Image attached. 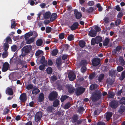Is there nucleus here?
<instances>
[{"label": "nucleus", "mask_w": 125, "mask_h": 125, "mask_svg": "<svg viewBox=\"0 0 125 125\" xmlns=\"http://www.w3.org/2000/svg\"><path fill=\"white\" fill-rule=\"evenodd\" d=\"M43 53V52L42 51L39 50L36 52L35 55L36 56H38L42 54Z\"/></svg>", "instance_id": "obj_22"}, {"label": "nucleus", "mask_w": 125, "mask_h": 125, "mask_svg": "<svg viewBox=\"0 0 125 125\" xmlns=\"http://www.w3.org/2000/svg\"><path fill=\"white\" fill-rule=\"evenodd\" d=\"M26 95L25 93H23L20 97V100L22 102H24L26 100Z\"/></svg>", "instance_id": "obj_9"}, {"label": "nucleus", "mask_w": 125, "mask_h": 125, "mask_svg": "<svg viewBox=\"0 0 125 125\" xmlns=\"http://www.w3.org/2000/svg\"><path fill=\"white\" fill-rule=\"evenodd\" d=\"M125 110L124 107L123 106H121L119 110V112L120 113H122Z\"/></svg>", "instance_id": "obj_28"}, {"label": "nucleus", "mask_w": 125, "mask_h": 125, "mask_svg": "<svg viewBox=\"0 0 125 125\" xmlns=\"http://www.w3.org/2000/svg\"><path fill=\"white\" fill-rule=\"evenodd\" d=\"M9 67V64L7 62L5 63L3 65L2 71L3 72L6 71L8 69Z\"/></svg>", "instance_id": "obj_8"}, {"label": "nucleus", "mask_w": 125, "mask_h": 125, "mask_svg": "<svg viewBox=\"0 0 125 125\" xmlns=\"http://www.w3.org/2000/svg\"><path fill=\"white\" fill-rule=\"evenodd\" d=\"M78 24V23L77 22L74 23L71 27V29L73 30L75 29L77 27Z\"/></svg>", "instance_id": "obj_18"}, {"label": "nucleus", "mask_w": 125, "mask_h": 125, "mask_svg": "<svg viewBox=\"0 0 125 125\" xmlns=\"http://www.w3.org/2000/svg\"><path fill=\"white\" fill-rule=\"evenodd\" d=\"M22 52L25 53L28 52L31 50V46L30 45L26 46L23 48Z\"/></svg>", "instance_id": "obj_3"}, {"label": "nucleus", "mask_w": 125, "mask_h": 125, "mask_svg": "<svg viewBox=\"0 0 125 125\" xmlns=\"http://www.w3.org/2000/svg\"><path fill=\"white\" fill-rule=\"evenodd\" d=\"M32 87V86L31 85H29L27 87V88L28 90L31 89Z\"/></svg>", "instance_id": "obj_64"}, {"label": "nucleus", "mask_w": 125, "mask_h": 125, "mask_svg": "<svg viewBox=\"0 0 125 125\" xmlns=\"http://www.w3.org/2000/svg\"><path fill=\"white\" fill-rule=\"evenodd\" d=\"M104 22L106 23H108L109 21L107 17H105L104 19Z\"/></svg>", "instance_id": "obj_60"}, {"label": "nucleus", "mask_w": 125, "mask_h": 125, "mask_svg": "<svg viewBox=\"0 0 125 125\" xmlns=\"http://www.w3.org/2000/svg\"><path fill=\"white\" fill-rule=\"evenodd\" d=\"M68 76L70 81L74 80L76 77V76L73 72H71L69 74Z\"/></svg>", "instance_id": "obj_5"}, {"label": "nucleus", "mask_w": 125, "mask_h": 125, "mask_svg": "<svg viewBox=\"0 0 125 125\" xmlns=\"http://www.w3.org/2000/svg\"><path fill=\"white\" fill-rule=\"evenodd\" d=\"M96 33L94 30H92L90 31L89 33V35L92 37H94L96 35Z\"/></svg>", "instance_id": "obj_12"}, {"label": "nucleus", "mask_w": 125, "mask_h": 125, "mask_svg": "<svg viewBox=\"0 0 125 125\" xmlns=\"http://www.w3.org/2000/svg\"><path fill=\"white\" fill-rule=\"evenodd\" d=\"M4 49L5 51H7L9 48V45L7 43H5L4 45Z\"/></svg>", "instance_id": "obj_37"}, {"label": "nucleus", "mask_w": 125, "mask_h": 125, "mask_svg": "<svg viewBox=\"0 0 125 125\" xmlns=\"http://www.w3.org/2000/svg\"><path fill=\"white\" fill-rule=\"evenodd\" d=\"M100 61V59L99 58L94 59L92 61L93 65L94 66H97L99 64Z\"/></svg>", "instance_id": "obj_6"}, {"label": "nucleus", "mask_w": 125, "mask_h": 125, "mask_svg": "<svg viewBox=\"0 0 125 125\" xmlns=\"http://www.w3.org/2000/svg\"><path fill=\"white\" fill-rule=\"evenodd\" d=\"M40 92L39 89L36 88L34 89L32 91V93L33 94H36Z\"/></svg>", "instance_id": "obj_27"}, {"label": "nucleus", "mask_w": 125, "mask_h": 125, "mask_svg": "<svg viewBox=\"0 0 125 125\" xmlns=\"http://www.w3.org/2000/svg\"><path fill=\"white\" fill-rule=\"evenodd\" d=\"M95 75V74L94 73H93V74H91L89 76V78L91 79H92L94 77Z\"/></svg>", "instance_id": "obj_57"}, {"label": "nucleus", "mask_w": 125, "mask_h": 125, "mask_svg": "<svg viewBox=\"0 0 125 125\" xmlns=\"http://www.w3.org/2000/svg\"><path fill=\"white\" fill-rule=\"evenodd\" d=\"M70 107V104L69 103H68L65 105L64 108L65 109H68Z\"/></svg>", "instance_id": "obj_48"}, {"label": "nucleus", "mask_w": 125, "mask_h": 125, "mask_svg": "<svg viewBox=\"0 0 125 125\" xmlns=\"http://www.w3.org/2000/svg\"><path fill=\"white\" fill-rule=\"evenodd\" d=\"M33 35V33L32 32L26 33L25 35V38L26 40H27L29 38Z\"/></svg>", "instance_id": "obj_14"}, {"label": "nucleus", "mask_w": 125, "mask_h": 125, "mask_svg": "<svg viewBox=\"0 0 125 125\" xmlns=\"http://www.w3.org/2000/svg\"><path fill=\"white\" fill-rule=\"evenodd\" d=\"M123 70V68L121 66H118L117 68V70L118 72H120Z\"/></svg>", "instance_id": "obj_47"}, {"label": "nucleus", "mask_w": 125, "mask_h": 125, "mask_svg": "<svg viewBox=\"0 0 125 125\" xmlns=\"http://www.w3.org/2000/svg\"><path fill=\"white\" fill-rule=\"evenodd\" d=\"M45 57L44 56H42L40 60V62L39 61V60H37V62L38 64H40L41 63H43L45 61Z\"/></svg>", "instance_id": "obj_17"}, {"label": "nucleus", "mask_w": 125, "mask_h": 125, "mask_svg": "<svg viewBox=\"0 0 125 125\" xmlns=\"http://www.w3.org/2000/svg\"><path fill=\"white\" fill-rule=\"evenodd\" d=\"M125 77V71L123 72L121 75V77L120 79L121 80H123L124 78Z\"/></svg>", "instance_id": "obj_38"}, {"label": "nucleus", "mask_w": 125, "mask_h": 125, "mask_svg": "<svg viewBox=\"0 0 125 125\" xmlns=\"http://www.w3.org/2000/svg\"><path fill=\"white\" fill-rule=\"evenodd\" d=\"M119 61L122 63V64H124V61L122 57H120L119 59Z\"/></svg>", "instance_id": "obj_54"}, {"label": "nucleus", "mask_w": 125, "mask_h": 125, "mask_svg": "<svg viewBox=\"0 0 125 125\" xmlns=\"http://www.w3.org/2000/svg\"><path fill=\"white\" fill-rule=\"evenodd\" d=\"M6 93L10 95H12L13 92L12 89L10 88H8L6 91Z\"/></svg>", "instance_id": "obj_13"}, {"label": "nucleus", "mask_w": 125, "mask_h": 125, "mask_svg": "<svg viewBox=\"0 0 125 125\" xmlns=\"http://www.w3.org/2000/svg\"><path fill=\"white\" fill-rule=\"evenodd\" d=\"M88 4L90 6H92L94 4V2L93 1H90L89 2Z\"/></svg>", "instance_id": "obj_58"}, {"label": "nucleus", "mask_w": 125, "mask_h": 125, "mask_svg": "<svg viewBox=\"0 0 125 125\" xmlns=\"http://www.w3.org/2000/svg\"><path fill=\"white\" fill-rule=\"evenodd\" d=\"M121 22V21L120 20H117L115 22V23L116 25H119Z\"/></svg>", "instance_id": "obj_53"}, {"label": "nucleus", "mask_w": 125, "mask_h": 125, "mask_svg": "<svg viewBox=\"0 0 125 125\" xmlns=\"http://www.w3.org/2000/svg\"><path fill=\"white\" fill-rule=\"evenodd\" d=\"M75 14L76 17L77 19L80 18L82 16L81 13L80 12H77Z\"/></svg>", "instance_id": "obj_30"}, {"label": "nucleus", "mask_w": 125, "mask_h": 125, "mask_svg": "<svg viewBox=\"0 0 125 125\" xmlns=\"http://www.w3.org/2000/svg\"><path fill=\"white\" fill-rule=\"evenodd\" d=\"M42 115L41 112H39L36 113L35 116V120L36 122H38L40 120Z\"/></svg>", "instance_id": "obj_4"}, {"label": "nucleus", "mask_w": 125, "mask_h": 125, "mask_svg": "<svg viewBox=\"0 0 125 125\" xmlns=\"http://www.w3.org/2000/svg\"><path fill=\"white\" fill-rule=\"evenodd\" d=\"M15 22L14 20H12L11 21V28H13L15 27Z\"/></svg>", "instance_id": "obj_41"}, {"label": "nucleus", "mask_w": 125, "mask_h": 125, "mask_svg": "<svg viewBox=\"0 0 125 125\" xmlns=\"http://www.w3.org/2000/svg\"><path fill=\"white\" fill-rule=\"evenodd\" d=\"M59 101L58 100H56L53 102V106L55 107L57 106L59 104Z\"/></svg>", "instance_id": "obj_33"}, {"label": "nucleus", "mask_w": 125, "mask_h": 125, "mask_svg": "<svg viewBox=\"0 0 125 125\" xmlns=\"http://www.w3.org/2000/svg\"><path fill=\"white\" fill-rule=\"evenodd\" d=\"M97 87V85L96 84H92L91 85L90 87V89L91 90L96 88Z\"/></svg>", "instance_id": "obj_29"}, {"label": "nucleus", "mask_w": 125, "mask_h": 125, "mask_svg": "<svg viewBox=\"0 0 125 125\" xmlns=\"http://www.w3.org/2000/svg\"><path fill=\"white\" fill-rule=\"evenodd\" d=\"M79 45L81 47H83L85 45V42L82 40L80 41L79 42Z\"/></svg>", "instance_id": "obj_25"}, {"label": "nucleus", "mask_w": 125, "mask_h": 125, "mask_svg": "<svg viewBox=\"0 0 125 125\" xmlns=\"http://www.w3.org/2000/svg\"><path fill=\"white\" fill-rule=\"evenodd\" d=\"M102 93L99 91H96L93 94L91 97V99L93 101H95L99 98L101 96Z\"/></svg>", "instance_id": "obj_1"}, {"label": "nucleus", "mask_w": 125, "mask_h": 125, "mask_svg": "<svg viewBox=\"0 0 125 125\" xmlns=\"http://www.w3.org/2000/svg\"><path fill=\"white\" fill-rule=\"evenodd\" d=\"M46 71L47 73L48 74L51 73L52 72V69L51 67H49L46 69Z\"/></svg>", "instance_id": "obj_31"}, {"label": "nucleus", "mask_w": 125, "mask_h": 125, "mask_svg": "<svg viewBox=\"0 0 125 125\" xmlns=\"http://www.w3.org/2000/svg\"><path fill=\"white\" fill-rule=\"evenodd\" d=\"M74 37L73 35L72 34H71L68 36V39L69 41H71L73 40Z\"/></svg>", "instance_id": "obj_35"}, {"label": "nucleus", "mask_w": 125, "mask_h": 125, "mask_svg": "<svg viewBox=\"0 0 125 125\" xmlns=\"http://www.w3.org/2000/svg\"><path fill=\"white\" fill-rule=\"evenodd\" d=\"M84 91V89L82 87H80L77 88V95H79L82 94Z\"/></svg>", "instance_id": "obj_7"}, {"label": "nucleus", "mask_w": 125, "mask_h": 125, "mask_svg": "<svg viewBox=\"0 0 125 125\" xmlns=\"http://www.w3.org/2000/svg\"><path fill=\"white\" fill-rule=\"evenodd\" d=\"M33 37H32L34 38L37 37L38 36V34L37 33L35 32H34L33 33Z\"/></svg>", "instance_id": "obj_61"}, {"label": "nucleus", "mask_w": 125, "mask_h": 125, "mask_svg": "<svg viewBox=\"0 0 125 125\" xmlns=\"http://www.w3.org/2000/svg\"><path fill=\"white\" fill-rule=\"evenodd\" d=\"M68 96L66 95H62L61 98V102H63L67 98Z\"/></svg>", "instance_id": "obj_32"}, {"label": "nucleus", "mask_w": 125, "mask_h": 125, "mask_svg": "<svg viewBox=\"0 0 125 125\" xmlns=\"http://www.w3.org/2000/svg\"><path fill=\"white\" fill-rule=\"evenodd\" d=\"M111 107L113 108H116L117 106V103L116 101H113L110 104Z\"/></svg>", "instance_id": "obj_10"}, {"label": "nucleus", "mask_w": 125, "mask_h": 125, "mask_svg": "<svg viewBox=\"0 0 125 125\" xmlns=\"http://www.w3.org/2000/svg\"><path fill=\"white\" fill-rule=\"evenodd\" d=\"M104 76V75L103 74H101L99 76L98 78V80L100 82L103 79Z\"/></svg>", "instance_id": "obj_36"}, {"label": "nucleus", "mask_w": 125, "mask_h": 125, "mask_svg": "<svg viewBox=\"0 0 125 125\" xmlns=\"http://www.w3.org/2000/svg\"><path fill=\"white\" fill-rule=\"evenodd\" d=\"M112 115V114L111 112H109L106 114V118L107 121L109 120L111 117Z\"/></svg>", "instance_id": "obj_15"}, {"label": "nucleus", "mask_w": 125, "mask_h": 125, "mask_svg": "<svg viewBox=\"0 0 125 125\" xmlns=\"http://www.w3.org/2000/svg\"><path fill=\"white\" fill-rule=\"evenodd\" d=\"M51 28L49 27H46V31L47 33H49L51 31Z\"/></svg>", "instance_id": "obj_43"}, {"label": "nucleus", "mask_w": 125, "mask_h": 125, "mask_svg": "<svg viewBox=\"0 0 125 125\" xmlns=\"http://www.w3.org/2000/svg\"><path fill=\"white\" fill-rule=\"evenodd\" d=\"M123 15V14L122 12H120L118 14L117 17L118 18H120Z\"/></svg>", "instance_id": "obj_56"}, {"label": "nucleus", "mask_w": 125, "mask_h": 125, "mask_svg": "<svg viewBox=\"0 0 125 125\" xmlns=\"http://www.w3.org/2000/svg\"><path fill=\"white\" fill-rule=\"evenodd\" d=\"M96 43H98L101 42L102 41V38L100 36H98L96 37L95 38Z\"/></svg>", "instance_id": "obj_16"}, {"label": "nucleus", "mask_w": 125, "mask_h": 125, "mask_svg": "<svg viewBox=\"0 0 125 125\" xmlns=\"http://www.w3.org/2000/svg\"><path fill=\"white\" fill-rule=\"evenodd\" d=\"M115 71L113 70H111L109 72V75L110 76H112L114 75L115 74Z\"/></svg>", "instance_id": "obj_44"}, {"label": "nucleus", "mask_w": 125, "mask_h": 125, "mask_svg": "<svg viewBox=\"0 0 125 125\" xmlns=\"http://www.w3.org/2000/svg\"><path fill=\"white\" fill-rule=\"evenodd\" d=\"M51 15V13L50 12H47L43 15V17L45 19H47L49 18Z\"/></svg>", "instance_id": "obj_11"}, {"label": "nucleus", "mask_w": 125, "mask_h": 125, "mask_svg": "<svg viewBox=\"0 0 125 125\" xmlns=\"http://www.w3.org/2000/svg\"><path fill=\"white\" fill-rule=\"evenodd\" d=\"M59 37L61 39H63L64 37V34L63 33H62L59 35Z\"/></svg>", "instance_id": "obj_42"}, {"label": "nucleus", "mask_w": 125, "mask_h": 125, "mask_svg": "<svg viewBox=\"0 0 125 125\" xmlns=\"http://www.w3.org/2000/svg\"><path fill=\"white\" fill-rule=\"evenodd\" d=\"M96 43L95 39L93 38L91 40V43L92 45H94Z\"/></svg>", "instance_id": "obj_49"}, {"label": "nucleus", "mask_w": 125, "mask_h": 125, "mask_svg": "<svg viewBox=\"0 0 125 125\" xmlns=\"http://www.w3.org/2000/svg\"><path fill=\"white\" fill-rule=\"evenodd\" d=\"M6 40L8 42L11 43V40L10 37H7L6 39Z\"/></svg>", "instance_id": "obj_51"}, {"label": "nucleus", "mask_w": 125, "mask_h": 125, "mask_svg": "<svg viewBox=\"0 0 125 125\" xmlns=\"http://www.w3.org/2000/svg\"><path fill=\"white\" fill-rule=\"evenodd\" d=\"M100 113V111H99L98 110H95L94 112V115H98Z\"/></svg>", "instance_id": "obj_63"}, {"label": "nucleus", "mask_w": 125, "mask_h": 125, "mask_svg": "<svg viewBox=\"0 0 125 125\" xmlns=\"http://www.w3.org/2000/svg\"><path fill=\"white\" fill-rule=\"evenodd\" d=\"M45 67V65H42L40 66L39 67V69L41 70H43Z\"/></svg>", "instance_id": "obj_59"}, {"label": "nucleus", "mask_w": 125, "mask_h": 125, "mask_svg": "<svg viewBox=\"0 0 125 125\" xmlns=\"http://www.w3.org/2000/svg\"><path fill=\"white\" fill-rule=\"evenodd\" d=\"M11 49L12 51H15L17 49V47L15 45H13L11 47Z\"/></svg>", "instance_id": "obj_46"}, {"label": "nucleus", "mask_w": 125, "mask_h": 125, "mask_svg": "<svg viewBox=\"0 0 125 125\" xmlns=\"http://www.w3.org/2000/svg\"><path fill=\"white\" fill-rule=\"evenodd\" d=\"M94 29L96 31L95 32H96V33L97 32H98L101 30L100 28L97 26H95L94 28Z\"/></svg>", "instance_id": "obj_52"}, {"label": "nucleus", "mask_w": 125, "mask_h": 125, "mask_svg": "<svg viewBox=\"0 0 125 125\" xmlns=\"http://www.w3.org/2000/svg\"><path fill=\"white\" fill-rule=\"evenodd\" d=\"M42 42H43L42 39H38L36 41V45L37 46H41L42 44Z\"/></svg>", "instance_id": "obj_20"}, {"label": "nucleus", "mask_w": 125, "mask_h": 125, "mask_svg": "<svg viewBox=\"0 0 125 125\" xmlns=\"http://www.w3.org/2000/svg\"><path fill=\"white\" fill-rule=\"evenodd\" d=\"M57 96V94L56 92H54L50 93L49 96L50 100L52 101Z\"/></svg>", "instance_id": "obj_2"}, {"label": "nucleus", "mask_w": 125, "mask_h": 125, "mask_svg": "<svg viewBox=\"0 0 125 125\" xmlns=\"http://www.w3.org/2000/svg\"><path fill=\"white\" fill-rule=\"evenodd\" d=\"M57 14L55 13H53L51 15L50 18V20L51 21H53L54 20L56 19V18Z\"/></svg>", "instance_id": "obj_21"}, {"label": "nucleus", "mask_w": 125, "mask_h": 125, "mask_svg": "<svg viewBox=\"0 0 125 125\" xmlns=\"http://www.w3.org/2000/svg\"><path fill=\"white\" fill-rule=\"evenodd\" d=\"M56 63L58 66H59L61 64V58H58L57 59Z\"/></svg>", "instance_id": "obj_23"}, {"label": "nucleus", "mask_w": 125, "mask_h": 125, "mask_svg": "<svg viewBox=\"0 0 125 125\" xmlns=\"http://www.w3.org/2000/svg\"><path fill=\"white\" fill-rule=\"evenodd\" d=\"M109 40L108 38H106L105 40L103 42V44L104 45L106 46L108 43Z\"/></svg>", "instance_id": "obj_26"}, {"label": "nucleus", "mask_w": 125, "mask_h": 125, "mask_svg": "<svg viewBox=\"0 0 125 125\" xmlns=\"http://www.w3.org/2000/svg\"><path fill=\"white\" fill-rule=\"evenodd\" d=\"M57 79L56 76H52L51 78V79L53 81H54L56 80Z\"/></svg>", "instance_id": "obj_55"}, {"label": "nucleus", "mask_w": 125, "mask_h": 125, "mask_svg": "<svg viewBox=\"0 0 125 125\" xmlns=\"http://www.w3.org/2000/svg\"><path fill=\"white\" fill-rule=\"evenodd\" d=\"M120 103L121 104H125V98L124 97L122 98L120 101Z\"/></svg>", "instance_id": "obj_40"}, {"label": "nucleus", "mask_w": 125, "mask_h": 125, "mask_svg": "<svg viewBox=\"0 0 125 125\" xmlns=\"http://www.w3.org/2000/svg\"><path fill=\"white\" fill-rule=\"evenodd\" d=\"M44 99V95L43 94H41L39 96V101L41 102Z\"/></svg>", "instance_id": "obj_24"}, {"label": "nucleus", "mask_w": 125, "mask_h": 125, "mask_svg": "<svg viewBox=\"0 0 125 125\" xmlns=\"http://www.w3.org/2000/svg\"><path fill=\"white\" fill-rule=\"evenodd\" d=\"M34 38L33 37L30 38L29 39L28 38L27 40H26L27 43L28 44H29L33 42L34 40Z\"/></svg>", "instance_id": "obj_19"}, {"label": "nucleus", "mask_w": 125, "mask_h": 125, "mask_svg": "<svg viewBox=\"0 0 125 125\" xmlns=\"http://www.w3.org/2000/svg\"><path fill=\"white\" fill-rule=\"evenodd\" d=\"M86 70V68L85 67H83L81 69V72H84Z\"/></svg>", "instance_id": "obj_62"}, {"label": "nucleus", "mask_w": 125, "mask_h": 125, "mask_svg": "<svg viewBox=\"0 0 125 125\" xmlns=\"http://www.w3.org/2000/svg\"><path fill=\"white\" fill-rule=\"evenodd\" d=\"M108 95L109 97L111 98L113 97L114 95L111 92H109Z\"/></svg>", "instance_id": "obj_50"}, {"label": "nucleus", "mask_w": 125, "mask_h": 125, "mask_svg": "<svg viewBox=\"0 0 125 125\" xmlns=\"http://www.w3.org/2000/svg\"><path fill=\"white\" fill-rule=\"evenodd\" d=\"M58 52V50H54L52 52V54L53 56H55L56 55Z\"/></svg>", "instance_id": "obj_39"}, {"label": "nucleus", "mask_w": 125, "mask_h": 125, "mask_svg": "<svg viewBox=\"0 0 125 125\" xmlns=\"http://www.w3.org/2000/svg\"><path fill=\"white\" fill-rule=\"evenodd\" d=\"M8 55V52L7 51H5L3 52L2 55V57L3 58H5Z\"/></svg>", "instance_id": "obj_34"}, {"label": "nucleus", "mask_w": 125, "mask_h": 125, "mask_svg": "<svg viewBox=\"0 0 125 125\" xmlns=\"http://www.w3.org/2000/svg\"><path fill=\"white\" fill-rule=\"evenodd\" d=\"M97 7L98 8V10L99 11H101L102 10V8L100 6L99 4H98L97 5Z\"/></svg>", "instance_id": "obj_45"}]
</instances>
